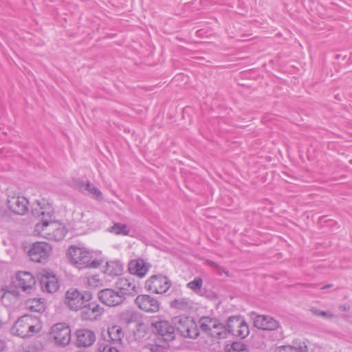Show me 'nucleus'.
I'll return each instance as SVG.
<instances>
[{"label": "nucleus", "instance_id": "1", "mask_svg": "<svg viewBox=\"0 0 352 352\" xmlns=\"http://www.w3.org/2000/svg\"><path fill=\"white\" fill-rule=\"evenodd\" d=\"M32 210L34 215L40 217L41 221L36 223L33 234L36 236L42 237L50 241L63 240L67 230L65 226L59 221L53 219V209L44 200H36Z\"/></svg>", "mask_w": 352, "mask_h": 352}, {"label": "nucleus", "instance_id": "2", "mask_svg": "<svg viewBox=\"0 0 352 352\" xmlns=\"http://www.w3.org/2000/svg\"><path fill=\"white\" fill-rule=\"evenodd\" d=\"M70 263L78 269L97 268L101 262L93 259L92 252L84 247L72 245L67 252Z\"/></svg>", "mask_w": 352, "mask_h": 352}, {"label": "nucleus", "instance_id": "3", "mask_svg": "<svg viewBox=\"0 0 352 352\" xmlns=\"http://www.w3.org/2000/svg\"><path fill=\"white\" fill-rule=\"evenodd\" d=\"M40 329L41 324L37 318L24 315L15 322L11 331L14 335L26 338L32 336L34 333L39 331Z\"/></svg>", "mask_w": 352, "mask_h": 352}, {"label": "nucleus", "instance_id": "4", "mask_svg": "<svg viewBox=\"0 0 352 352\" xmlns=\"http://www.w3.org/2000/svg\"><path fill=\"white\" fill-rule=\"evenodd\" d=\"M199 326L203 332L215 339L224 338L228 335L226 327L214 318H202L199 320Z\"/></svg>", "mask_w": 352, "mask_h": 352}, {"label": "nucleus", "instance_id": "5", "mask_svg": "<svg viewBox=\"0 0 352 352\" xmlns=\"http://www.w3.org/2000/svg\"><path fill=\"white\" fill-rule=\"evenodd\" d=\"M52 252V248L47 242L33 243L28 250V254L32 261L35 263H46Z\"/></svg>", "mask_w": 352, "mask_h": 352}, {"label": "nucleus", "instance_id": "6", "mask_svg": "<svg viewBox=\"0 0 352 352\" xmlns=\"http://www.w3.org/2000/svg\"><path fill=\"white\" fill-rule=\"evenodd\" d=\"M91 297L89 292L82 294L76 289L71 288L65 294V302L71 310L77 311L89 302Z\"/></svg>", "mask_w": 352, "mask_h": 352}, {"label": "nucleus", "instance_id": "7", "mask_svg": "<svg viewBox=\"0 0 352 352\" xmlns=\"http://www.w3.org/2000/svg\"><path fill=\"white\" fill-rule=\"evenodd\" d=\"M170 285L169 279L162 274L153 275L145 282L147 291L158 294L166 293Z\"/></svg>", "mask_w": 352, "mask_h": 352}, {"label": "nucleus", "instance_id": "8", "mask_svg": "<svg viewBox=\"0 0 352 352\" xmlns=\"http://www.w3.org/2000/svg\"><path fill=\"white\" fill-rule=\"evenodd\" d=\"M50 336L56 344L65 346L70 342L71 329L64 322L57 323L51 328Z\"/></svg>", "mask_w": 352, "mask_h": 352}, {"label": "nucleus", "instance_id": "9", "mask_svg": "<svg viewBox=\"0 0 352 352\" xmlns=\"http://www.w3.org/2000/svg\"><path fill=\"white\" fill-rule=\"evenodd\" d=\"M175 324H176L177 331L184 337L195 338L199 335V331L196 322L190 318H175Z\"/></svg>", "mask_w": 352, "mask_h": 352}, {"label": "nucleus", "instance_id": "10", "mask_svg": "<svg viewBox=\"0 0 352 352\" xmlns=\"http://www.w3.org/2000/svg\"><path fill=\"white\" fill-rule=\"evenodd\" d=\"M135 304L141 311L148 314L157 313L161 307L158 299L148 294L138 295L135 299Z\"/></svg>", "mask_w": 352, "mask_h": 352}, {"label": "nucleus", "instance_id": "11", "mask_svg": "<svg viewBox=\"0 0 352 352\" xmlns=\"http://www.w3.org/2000/svg\"><path fill=\"white\" fill-rule=\"evenodd\" d=\"M226 329L228 334L230 333L241 338H245L250 333L247 323L243 319L234 316L229 318Z\"/></svg>", "mask_w": 352, "mask_h": 352}, {"label": "nucleus", "instance_id": "12", "mask_svg": "<svg viewBox=\"0 0 352 352\" xmlns=\"http://www.w3.org/2000/svg\"><path fill=\"white\" fill-rule=\"evenodd\" d=\"M153 331L156 333L159 339L164 342L173 340L175 336V328L169 322L161 320L152 324Z\"/></svg>", "mask_w": 352, "mask_h": 352}, {"label": "nucleus", "instance_id": "13", "mask_svg": "<svg viewBox=\"0 0 352 352\" xmlns=\"http://www.w3.org/2000/svg\"><path fill=\"white\" fill-rule=\"evenodd\" d=\"M6 204L8 208L16 214L24 215L28 211V201L23 196L9 195Z\"/></svg>", "mask_w": 352, "mask_h": 352}, {"label": "nucleus", "instance_id": "14", "mask_svg": "<svg viewBox=\"0 0 352 352\" xmlns=\"http://www.w3.org/2000/svg\"><path fill=\"white\" fill-rule=\"evenodd\" d=\"M100 301L109 307H114L120 305L124 300V297L121 296L118 291L112 289H104L98 294Z\"/></svg>", "mask_w": 352, "mask_h": 352}, {"label": "nucleus", "instance_id": "15", "mask_svg": "<svg viewBox=\"0 0 352 352\" xmlns=\"http://www.w3.org/2000/svg\"><path fill=\"white\" fill-rule=\"evenodd\" d=\"M118 292L125 298L126 296H134L139 292L140 287L134 281L126 278H120L116 283Z\"/></svg>", "mask_w": 352, "mask_h": 352}, {"label": "nucleus", "instance_id": "16", "mask_svg": "<svg viewBox=\"0 0 352 352\" xmlns=\"http://www.w3.org/2000/svg\"><path fill=\"white\" fill-rule=\"evenodd\" d=\"M14 283L16 287L24 292H30L36 284V280L30 272H19L16 274Z\"/></svg>", "mask_w": 352, "mask_h": 352}, {"label": "nucleus", "instance_id": "17", "mask_svg": "<svg viewBox=\"0 0 352 352\" xmlns=\"http://www.w3.org/2000/svg\"><path fill=\"white\" fill-rule=\"evenodd\" d=\"M81 309L82 317L85 320H95L103 313V309L96 302H87Z\"/></svg>", "mask_w": 352, "mask_h": 352}, {"label": "nucleus", "instance_id": "18", "mask_svg": "<svg viewBox=\"0 0 352 352\" xmlns=\"http://www.w3.org/2000/svg\"><path fill=\"white\" fill-rule=\"evenodd\" d=\"M76 344L78 346H89L93 344L96 340V335L94 331L82 329L76 331Z\"/></svg>", "mask_w": 352, "mask_h": 352}, {"label": "nucleus", "instance_id": "19", "mask_svg": "<svg viewBox=\"0 0 352 352\" xmlns=\"http://www.w3.org/2000/svg\"><path fill=\"white\" fill-rule=\"evenodd\" d=\"M40 284L42 290L50 294L56 292L59 287L56 277L48 272L41 275Z\"/></svg>", "mask_w": 352, "mask_h": 352}, {"label": "nucleus", "instance_id": "20", "mask_svg": "<svg viewBox=\"0 0 352 352\" xmlns=\"http://www.w3.org/2000/svg\"><path fill=\"white\" fill-rule=\"evenodd\" d=\"M254 326L260 329L273 331L279 327V322L268 316H257L254 320Z\"/></svg>", "mask_w": 352, "mask_h": 352}, {"label": "nucleus", "instance_id": "21", "mask_svg": "<svg viewBox=\"0 0 352 352\" xmlns=\"http://www.w3.org/2000/svg\"><path fill=\"white\" fill-rule=\"evenodd\" d=\"M128 267L131 274L135 275L139 278H143L148 272L150 265L143 259L139 258L131 261Z\"/></svg>", "mask_w": 352, "mask_h": 352}, {"label": "nucleus", "instance_id": "22", "mask_svg": "<svg viewBox=\"0 0 352 352\" xmlns=\"http://www.w3.org/2000/svg\"><path fill=\"white\" fill-rule=\"evenodd\" d=\"M78 188L82 192H87L88 195L96 201L103 200L102 192L90 182H80L78 184Z\"/></svg>", "mask_w": 352, "mask_h": 352}, {"label": "nucleus", "instance_id": "23", "mask_svg": "<svg viewBox=\"0 0 352 352\" xmlns=\"http://www.w3.org/2000/svg\"><path fill=\"white\" fill-rule=\"evenodd\" d=\"M123 272V265L118 261H109L106 263L104 273L110 276H118Z\"/></svg>", "mask_w": 352, "mask_h": 352}, {"label": "nucleus", "instance_id": "24", "mask_svg": "<svg viewBox=\"0 0 352 352\" xmlns=\"http://www.w3.org/2000/svg\"><path fill=\"white\" fill-rule=\"evenodd\" d=\"M110 340L114 343L121 344L124 333L119 325H113L107 331Z\"/></svg>", "mask_w": 352, "mask_h": 352}, {"label": "nucleus", "instance_id": "25", "mask_svg": "<svg viewBox=\"0 0 352 352\" xmlns=\"http://www.w3.org/2000/svg\"><path fill=\"white\" fill-rule=\"evenodd\" d=\"M192 301L185 298H179L170 302L171 307L181 310L189 309L192 307Z\"/></svg>", "mask_w": 352, "mask_h": 352}, {"label": "nucleus", "instance_id": "26", "mask_svg": "<svg viewBox=\"0 0 352 352\" xmlns=\"http://www.w3.org/2000/svg\"><path fill=\"white\" fill-rule=\"evenodd\" d=\"M109 232L116 235H128L130 232L129 226L126 224L116 223L113 226L108 228Z\"/></svg>", "mask_w": 352, "mask_h": 352}, {"label": "nucleus", "instance_id": "27", "mask_svg": "<svg viewBox=\"0 0 352 352\" xmlns=\"http://www.w3.org/2000/svg\"><path fill=\"white\" fill-rule=\"evenodd\" d=\"M25 307L32 311L39 312L43 309V305L39 299L32 298L25 302Z\"/></svg>", "mask_w": 352, "mask_h": 352}, {"label": "nucleus", "instance_id": "28", "mask_svg": "<svg viewBox=\"0 0 352 352\" xmlns=\"http://www.w3.org/2000/svg\"><path fill=\"white\" fill-rule=\"evenodd\" d=\"M203 285V280L200 277H195V279L189 282L186 287L193 291L195 293L199 294Z\"/></svg>", "mask_w": 352, "mask_h": 352}, {"label": "nucleus", "instance_id": "29", "mask_svg": "<svg viewBox=\"0 0 352 352\" xmlns=\"http://www.w3.org/2000/svg\"><path fill=\"white\" fill-rule=\"evenodd\" d=\"M228 352H247L245 345L240 342H234L227 346Z\"/></svg>", "mask_w": 352, "mask_h": 352}, {"label": "nucleus", "instance_id": "30", "mask_svg": "<svg viewBox=\"0 0 352 352\" xmlns=\"http://www.w3.org/2000/svg\"><path fill=\"white\" fill-rule=\"evenodd\" d=\"M310 311L314 316H321V317L325 318L329 320L333 318L335 316L334 314L331 311H322L320 309H318L314 308V307L311 308L310 309Z\"/></svg>", "mask_w": 352, "mask_h": 352}, {"label": "nucleus", "instance_id": "31", "mask_svg": "<svg viewBox=\"0 0 352 352\" xmlns=\"http://www.w3.org/2000/svg\"><path fill=\"white\" fill-rule=\"evenodd\" d=\"M87 283L89 287L97 288L102 285V281L98 275L91 276L87 278Z\"/></svg>", "mask_w": 352, "mask_h": 352}, {"label": "nucleus", "instance_id": "32", "mask_svg": "<svg viewBox=\"0 0 352 352\" xmlns=\"http://www.w3.org/2000/svg\"><path fill=\"white\" fill-rule=\"evenodd\" d=\"M274 352H303V351L301 348L288 345L278 346L275 349Z\"/></svg>", "mask_w": 352, "mask_h": 352}, {"label": "nucleus", "instance_id": "33", "mask_svg": "<svg viewBox=\"0 0 352 352\" xmlns=\"http://www.w3.org/2000/svg\"><path fill=\"white\" fill-rule=\"evenodd\" d=\"M98 352H120L118 349L111 344H98Z\"/></svg>", "mask_w": 352, "mask_h": 352}, {"label": "nucleus", "instance_id": "34", "mask_svg": "<svg viewBox=\"0 0 352 352\" xmlns=\"http://www.w3.org/2000/svg\"><path fill=\"white\" fill-rule=\"evenodd\" d=\"M5 347V344L3 340H0V351H3Z\"/></svg>", "mask_w": 352, "mask_h": 352}, {"label": "nucleus", "instance_id": "35", "mask_svg": "<svg viewBox=\"0 0 352 352\" xmlns=\"http://www.w3.org/2000/svg\"><path fill=\"white\" fill-rule=\"evenodd\" d=\"M332 287H333L332 284H328V285H326L323 286L321 289H326L331 288Z\"/></svg>", "mask_w": 352, "mask_h": 352}, {"label": "nucleus", "instance_id": "36", "mask_svg": "<svg viewBox=\"0 0 352 352\" xmlns=\"http://www.w3.org/2000/svg\"><path fill=\"white\" fill-rule=\"evenodd\" d=\"M211 265H213V266H215L217 267H219L218 265L214 263V262H212V261H209L208 262Z\"/></svg>", "mask_w": 352, "mask_h": 352}, {"label": "nucleus", "instance_id": "37", "mask_svg": "<svg viewBox=\"0 0 352 352\" xmlns=\"http://www.w3.org/2000/svg\"><path fill=\"white\" fill-rule=\"evenodd\" d=\"M222 272L226 274L228 276H229V274H228V272L227 270H226L225 269H223L222 270Z\"/></svg>", "mask_w": 352, "mask_h": 352}, {"label": "nucleus", "instance_id": "38", "mask_svg": "<svg viewBox=\"0 0 352 352\" xmlns=\"http://www.w3.org/2000/svg\"><path fill=\"white\" fill-rule=\"evenodd\" d=\"M3 324V322L2 320V318L0 317V328L2 327Z\"/></svg>", "mask_w": 352, "mask_h": 352}]
</instances>
